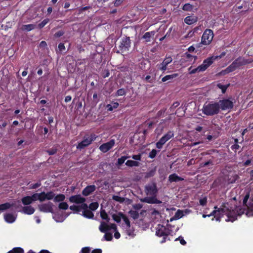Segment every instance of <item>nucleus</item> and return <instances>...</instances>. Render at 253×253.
I'll list each match as a JSON object with an SVG mask.
<instances>
[{
  "instance_id": "1",
  "label": "nucleus",
  "mask_w": 253,
  "mask_h": 253,
  "mask_svg": "<svg viewBox=\"0 0 253 253\" xmlns=\"http://www.w3.org/2000/svg\"><path fill=\"white\" fill-rule=\"evenodd\" d=\"M250 193L248 192L243 200V206H237L229 205L228 203H222V218L227 222H233L237 219L238 216L245 213L248 217L253 216V199H251L248 202Z\"/></svg>"
},
{
  "instance_id": "2",
  "label": "nucleus",
  "mask_w": 253,
  "mask_h": 253,
  "mask_svg": "<svg viewBox=\"0 0 253 253\" xmlns=\"http://www.w3.org/2000/svg\"><path fill=\"white\" fill-rule=\"evenodd\" d=\"M221 102V100H219L218 102H206L203 107L202 112L207 116H213L217 114L220 108L219 103Z\"/></svg>"
},
{
  "instance_id": "3",
  "label": "nucleus",
  "mask_w": 253,
  "mask_h": 253,
  "mask_svg": "<svg viewBox=\"0 0 253 253\" xmlns=\"http://www.w3.org/2000/svg\"><path fill=\"white\" fill-rule=\"evenodd\" d=\"M218 58H221V54L218 56H212L208 57L204 60L202 64L191 70L190 73L191 74H194L196 72H203L205 71L212 64L214 60Z\"/></svg>"
},
{
  "instance_id": "4",
  "label": "nucleus",
  "mask_w": 253,
  "mask_h": 253,
  "mask_svg": "<svg viewBox=\"0 0 253 253\" xmlns=\"http://www.w3.org/2000/svg\"><path fill=\"white\" fill-rule=\"evenodd\" d=\"M213 34L212 31L210 29H206L202 37L201 42L197 44L196 47L200 48L202 45H208L212 40Z\"/></svg>"
},
{
  "instance_id": "5",
  "label": "nucleus",
  "mask_w": 253,
  "mask_h": 253,
  "mask_svg": "<svg viewBox=\"0 0 253 253\" xmlns=\"http://www.w3.org/2000/svg\"><path fill=\"white\" fill-rule=\"evenodd\" d=\"M96 137L97 136L94 133H91L89 136L85 135L84 137L83 140L77 145V149L81 150L85 147L88 146L96 139Z\"/></svg>"
},
{
  "instance_id": "6",
  "label": "nucleus",
  "mask_w": 253,
  "mask_h": 253,
  "mask_svg": "<svg viewBox=\"0 0 253 253\" xmlns=\"http://www.w3.org/2000/svg\"><path fill=\"white\" fill-rule=\"evenodd\" d=\"M247 63V61L242 58H237L233 63L227 68L226 69L222 70V75L228 74L231 72L233 71L236 68L240 67V66L245 65Z\"/></svg>"
},
{
  "instance_id": "7",
  "label": "nucleus",
  "mask_w": 253,
  "mask_h": 253,
  "mask_svg": "<svg viewBox=\"0 0 253 253\" xmlns=\"http://www.w3.org/2000/svg\"><path fill=\"white\" fill-rule=\"evenodd\" d=\"M174 132L172 130H169L156 143V147L159 149H161L163 145L169 139L174 136Z\"/></svg>"
},
{
  "instance_id": "8",
  "label": "nucleus",
  "mask_w": 253,
  "mask_h": 253,
  "mask_svg": "<svg viewBox=\"0 0 253 253\" xmlns=\"http://www.w3.org/2000/svg\"><path fill=\"white\" fill-rule=\"evenodd\" d=\"M235 102V100L232 97L226 99L222 98V111L230 112L234 107Z\"/></svg>"
},
{
  "instance_id": "9",
  "label": "nucleus",
  "mask_w": 253,
  "mask_h": 253,
  "mask_svg": "<svg viewBox=\"0 0 253 253\" xmlns=\"http://www.w3.org/2000/svg\"><path fill=\"white\" fill-rule=\"evenodd\" d=\"M171 230L164 225L158 224L156 231V235L158 237L168 236L170 234Z\"/></svg>"
},
{
  "instance_id": "10",
  "label": "nucleus",
  "mask_w": 253,
  "mask_h": 253,
  "mask_svg": "<svg viewBox=\"0 0 253 253\" xmlns=\"http://www.w3.org/2000/svg\"><path fill=\"white\" fill-rule=\"evenodd\" d=\"M222 180L226 181L228 184L233 183L239 178V176L234 171H230L227 175L222 172Z\"/></svg>"
},
{
  "instance_id": "11",
  "label": "nucleus",
  "mask_w": 253,
  "mask_h": 253,
  "mask_svg": "<svg viewBox=\"0 0 253 253\" xmlns=\"http://www.w3.org/2000/svg\"><path fill=\"white\" fill-rule=\"evenodd\" d=\"M145 192L147 195L156 196L158 193L156 184L153 183L151 184L146 185L145 187Z\"/></svg>"
},
{
  "instance_id": "12",
  "label": "nucleus",
  "mask_w": 253,
  "mask_h": 253,
  "mask_svg": "<svg viewBox=\"0 0 253 253\" xmlns=\"http://www.w3.org/2000/svg\"><path fill=\"white\" fill-rule=\"evenodd\" d=\"M130 40L129 37H124L122 39L119 48L122 52L127 51L130 46Z\"/></svg>"
},
{
  "instance_id": "13",
  "label": "nucleus",
  "mask_w": 253,
  "mask_h": 253,
  "mask_svg": "<svg viewBox=\"0 0 253 253\" xmlns=\"http://www.w3.org/2000/svg\"><path fill=\"white\" fill-rule=\"evenodd\" d=\"M53 204L50 202H49L47 203L42 204L41 205H39L38 206L39 210L41 211H42L43 212L53 213Z\"/></svg>"
},
{
  "instance_id": "14",
  "label": "nucleus",
  "mask_w": 253,
  "mask_h": 253,
  "mask_svg": "<svg viewBox=\"0 0 253 253\" xmlns=\"http://www.w3.org/2000/svg\"><path fill=\"white\" fill-rule=\"evenodd\" d=\"M115 141L111 139L109 141L101 144L99 146V150L103 153H106L110 150L115 145Z\"/></svg>"
},
{
  "instance_id": "15",
  "label": "nucleus",
  "mask_w": 253,
  "mask_h": 253,
  "mask_svg": "<svg viewBox=\"0 0 253 253\" xmlns=\"http://www.w3.org/2000/svg\"><path fill=\"white\" fill-rule=\"evenodd\" d=\"M172 61L171 56L166 57L163 62L157 65L158 69L162 71H166L167 69V66Z\"/></svg>"
},
{
  "instance_id": "16",
  "label": "nucleus",
  "mask_w": 253,
  "mask_h": 253,
  "mask_svg": "<svg viewBox=\"0 0 253 253\" xmlns=\"http://www.w3.org/2000/svg\"><path fill=\"white\" fill-rule=\"evenodd\" d=\"M85 199L82 197L81 195L78 194L73 195L69 198V201L72 203H75L77 204H80L85 202Z\"/></svg>"
},
{
  "instance_id": "17",
  "label": "nucleus",
  "mask_w": 253,
  "mask_h": 253,
  "mask_svg": "<svg viewBox=\"0 0 253 253\" xmlns=\"http://www.w3.org/2000/svg\"><path fill=\"white\" fill-rule=\"evenodd\" d=\"M96 190V186L94 185H88L82 191V194L84 196H87L94 192Z\"/></svg>"
},
{
  "instance_id": "18",
  "label": "nucleus",
  "mask_w": 253,
  "mask_h": 253,
  "mask_svg": "<svg viewBox=\"0 0 253 253\" xmlns=\"http://www.w3.org/2000/svg\"><path fill=\"white\" fill-rule=\"evenodd\" d=\"M121 72L118 74V76L120 78H122L123 76L124 78H128L130 75V72L129 68L127 66H121L119 68Z\"/></svg>"
},
{
  "instance_id": "19",
  "label": "nucleus",
  "mask_w": 253,
  "mask_h": 253,
  "mask_svg": "<svg viewBox=\"0 0 253 253\" xmlns=\"http://www.w3.org/2000/svg\"><path fill=\"white\" fill-rule=\"evenodd\" d=\"M151 197H147L144 198L143 201L148 204H160L161 201L158 200L156 196H151Z\"/></svg>"
},
{
  "instance_id": "20",
  "label": "nucleus",
  "mask_w": 253,
  "mask_h": 253,
  "mask_svg": "<svg viewBox=\"0 0 253 253\" xmlns=\"http://www.w3.org/2000/svg\"><path fill=\"white\" fill-rule=\"evenodd\" d=\"M5 221L8 223H12L14 222L16 218V217L12 213H6L4 215Z\"/></svg>"
},
{
  "instance_id": "21",
  "label": "nucleus",
  "mask_w": 253,
  "mask_h": 253,
  "mask_svg": "<svg viewBox=\"0 0 253 253\" xmlns=\"http://www.w3.org/2000/svg\"><path fill=\"white\" fill-rule=\"evenodd\" d=\"M169 180L170 182H178L184 180V178L179 176L175 173H173L169 175Z\"/></svg>"
},
{
  "instance_id": "22",
  "label": "nucleus",
  "mask_w": 253,
  "mask_h": 253,
  "mask_svg": "<svg viewBox=\"0 0 253 253\" xmlns=\"http://www.w3.org/2000/svg\"><path fill=\"white\" fill-rule=\"evenodd\" d=\"M35 211V209L31 206H27L22 207V212L26 214L31 215L34 213Z\"/></svg>"
},
{
  "instance_id": "23",
  "label": "nucleus",
  "mask_w": 253,
  "mask_h": 253,
  "mask_svg": "<svg viewBox=\"0 0 253 253\" xmlns=\"http://www.w3.org/2000/svg\"><path fill=\"white\" fill-rule=\"evenodd\" d=\"M125 214L122 212H119L117 214L114 213L112 214V217L113 219L117 223H120L121 219L123 218Z\"/></svg>"
},
{
  "instance_id": "24",
  "label": "nucleus",
  "mask_w": 253,
  "mask_h": 253,
  "mask_svg": "<svg viewBox=\"0 0 253 253\" xmlns=\"http://www.w3.org/2000/svg\"><path fill=\"white\" fill-rule=\"evenodd\" d=\"M197 17L196 16H187L185 19H184V22L187 24H188V25H191V24H192L195 22H197Z\"/></svg>"
},
{
  "instance_id": "25",
  "label": "nucleus",
  "mask_w": 253,
  "mask_h": 253,
  "mask_svg": "<svg viewBox=\"0 0 253 253\" xmlns=\"http://www.w3.org/2000/svg\"><path fill=\"white\" fill-rule=\"evenodd\" d=\"M232 139L234 140V144L231 146L230 148L232 151L234 152V153H236L240 148V146L238 144L239 140L237 138H232Z\"/></svg>"
},
{
  "instance_id": "26",
  "label": "nucleus",
  "mask_w": 253,
  "mask_h": 253,
  "mask_svg": "<svg viewBox=\"0 0 253 253\" xmlns=\"http://www.w3.org/2000/svg\"><path fill=\"white\" fill-rule=\"evenodd\" d=\"M83 215L84 217H86L87 218H89V219H93V217H94V214H93V213L89 209H88V210H85V211H83Z\"/></svg>"
},
{
  "instance_id": "27",
  "label": "nucleus",
  "mask_w": 253,
  "mask_h": 253,
  "mask_svg": "<svg viewBox=\"0 0 253 253\" xmlns=\"http://www.w3.org/2000/svg\"><path fill=\"white\" fill-rule=\"evenodd\" d=\"M155 33L154 31L146 32L143 36L142 38L143 39H145L146 42H149L151 41V38L152 36H154Z\"/></svg>"
},
{
  "instance_id": "28",
  "label": "nucleus",
  "mask_w": 253,
  "mask_h": 253,
  "mask_svg": "<svg viewBox=\"0 0 253 253\" xmlns=\"http://www.w3.org/2000/svg\"><path fill=\"white\" fill-rule=\"evenodd\" d=\"M119 106V103L117 102H111V104H107L106 105V108L108 111H112L113 109H116Z\"/></svg>"
},
{
  "instance_id": "29",
  "label": "nucleus",
  "mask_w": 253,
  "mask_h": 253,
  "mask_svg": "<svg viewBox=\"0 0 253 253\" xmlns=\"http://www.w3.org/2000/svg\"><path fill=\"white\" fill-rule=\"evenodd\" d=\"M21 202L22 204L25 206L29 205L33 203L30 196H29L23 197L21 199Z\"/></svg>"
},
{
  "instance_id": "30",
  "label": "nucleus",
  "mask_w": 253,
  "mask_h": 253,
  "mask_svg": "<svg viewBox=\"0 0 253 253\" xmlns=\"http://www.w3.org/2000/svg\"><path fill=\"white\" fill-rule=\"evenodd\" d=\"M126 165L129 167H138L139 166V162L133 161V160H127L125 163Z\"/></svg>"
},
{
  "instance_id": "31",
  "label": "nucleus",
  "mask_w": 253,
  "mask_h": 253,
  "mask_svg": "<svg viewBox=\"0 0 253 253\" xmlns=\"http://www.w3.org/2000/svg\"><path fill=\"white\" fill-rule=\"evenodd\" d=\"M14 205H12L10 203H5L4 204H2L0 205V211H3L6 210L11 207L12 206H14Z\"/></svg>"
},
{
  "instance_id": "32",
  "label": "nucleus",
  "mask_w": 253,
  "mask_h": 253,
  "mask_svg": "<svg viewBox=\"0 0 253 253\" xmlns=\"http://www.w3.org/2000/svg\"><path fill=\"white\" fill-rule=\"evenodd\" d=\"M35 27V25L34 24L23 25L22 26L21 29L23 31H26L28 32L34 29Z\"/></svg>"
},
{
  "instance_id": "33",
  "label": "nucleus",
  "mask_w": 253,
  "mask_h": 253,
  "mask_svg": "<svg viewBox=\"0 0 253 253\" xmlns=\"http://www.w3.org/2000/svg\"><path fill=\"white\" fill-rule=\"evenodd\" d=\"M65 199L64 195L60 194L54 197V201L55 202H63Z\"/></svg>"
},
{
  "instance_id": "34",
  "label": "nucleus",
  "mask_w": 253,
  "mask_h": 253,
  "mask_svg": "<svg viewBox=\"0 0 253 253\" xmlns=\"http://www.w3.org/2000/svg\"><path fill=\"white\" fill-rule=\"evenodd\" d=\"M99 230L102 233H105L108 231V225L105 222H102L99 226Z\"/></svg>"
},
{
  "instance_id": "35",
  "label": "nucleus",
  "mask_w": 253,
  "mask_h": 253,
  "mask_svg": "<svg viewBox=\"0 0 253 253\" xmlns=\"http://www.w3.org/2000/svg\"><path fill=\"white\" fill-rule=\"evenodd\" d=\"M128 213L130 217L133 219H136L139 217V213L136 211L130 210Z\"/></svg>"
},
{
  "instance_id": "36",
  "label": "nucleus",
  "mask_w": 253,
  "mask_h": 253,
  "mask_svg": "<svg viewBox=\"0 0 253 253\" xmlns=\"http://www.w3.org/2000/svg\"><path fill=\"white\" fill-rule=\"evenodd\" d=\"M194 8V5L190 3H185L182 6V9L184 11H191Z\"/></svg>"
},
{
  "instance_id": "37",
  "label": "nucleus",
  "mask_w": 253,
  "mask_h": 253,
  "mask_svg": "<svg viewBox=\"0 0 253 253\" xmlns=\"http://www.w3.org/2000/svg\"><path fill=\"white\" fill-rule=\"evenodd\" d=\"M216 213V211H213L211 214H208V215H206V214H203V217L204 218H205L207 216H214V217L212 218V220H213L214 219V218L215 219V220L216 221H220V216H217L216 217L215 214Z\"/></svg>"
},
{
  "instance_id": "38",
  "label": "nucleus",
  "mask_w": 253,
  "mask_h": 253,
  "mask_svg": "<svg viewBox=\"0 0 253 253\" xmlns=\"http://www.w3.org/2000/svg\"><path fill=\"white\" fill-rule=\"evenodd\" d=\"M100 216L102 219L106 220L107 222H109L110 218L105 210H102L100 211Z\"/></svg>"
},
{
  "instance_id": "39",
  "label": "nucleus",
  "mask_w": 253,
  "mask_h": 253,
  "mask_svg": "<svg viewBox=\"0 0 253 253\" xmlns=\"http://www.w3.org/2000/svg\"><path fill=\"white\" fill-rule=\"evenodd\" d=\"M99 204L97 202H92L88 206V208L91 211H94L98 209Z\"/></svg>"
},
{
  "instance_id": "40",
  "label": "nucleus",
  "mask_w": 253,
  "mask_h": 253,
  "mask_svg": "<svg viewBox=\"0 0 253 253\" xmlns=\"http://www.w3.org/2000/svg\"><path fill=\"white\" fill-rule=\"evenodd\" d=\"M68 207L69 206L66 202H61L58 205V208L60 210H66L68 209Z\"/></svg>"
},
{
  "instance_id": "41",
  "label": "nucleus",
  "mask_w": 253,
  "mask_h": 253,
  "mask_svg": "<svg viewBox=\"0 0 253 253\" xmlns=\"http://www.w3.org/2000/svg\"><path fill=\"white\" fill-rule=\"evenodd\" d=\"M46 200H52L55 197V194L52 191H49L45 193Z\"/></svg>"
},
{
  "instance_id": "42",
  "label": "nucleus",
  "mask_w": 253,
  "mask_h": 253,
  "mask_svg": "<svg viewBox=\"0 0 253 253\" xmlns=\"http://www.w3.org/2000/svg\"><path fill=\"white\" fill-rule=\"evenodd\" d=\"M185 58L189 61H192L193 59L194 61H195L197 59V57L196 56H193L187 52L185 53Z\"/></svg>"
},
{
  "instance_id": "43",
  "label": "nucleus",
  "mask_w": 253,
  "mask_h": 253,
  "mask_svg": "<svg viewBox=\"0 0 253 253\" xmlns=\"http://www.w3.org/2000/svg\"><path fill=\"white\" fill-rule=\"evenodd\" d=\"M105 234L104 236V238L106 241H110L113 239V236L112 233L109 232H105Z\"/></svg>"
},
{
  "instance_id": "44",
  "label": "nucleus",
  "mask_w": 253,
  "mask_h": 253,
  "mask_svg": "<svg viewBox=\"0 0 253 253\" xmlns=\"http://www.w3.org/2000/svg\"><path fill=\"white\" fill-rule=\"evenodd\" d=\"M45 200H46V198L45 193L44 192H42L40 193H39V200L40 202H43Z\"/></svg>"
},
{
  "instance_id": "45",
  "label": "nucleus",
  "mask_w": 253,
  "mask_h": 253,
  "mask_svg": "<svg viewBox=\"0 0 253 253\" xmlns=\"http://www.w3.org/2000/svg\"><path fill=\"white\" fill-rule=\"evenodd\" d=\"M158 151L156 149H152V151L149 154V157L151 159H154L156 157Z\"/></svg>"
},
{
  "instance_id": "46",
  "label": "nucleus",
  "mask_w": 253,
  "mask_h": 253,
  "mask_svg": "<svg viewBox=\"0 0 253 253\" xmlns=\"http://www.w3.org/2000/svg\"><path fill=\"white\" fill-rule=\"evenodd\" d=\"M70 209L74 211L76 213H78L80 211L79 206L72 205L70 207Z\"/></svg>"
},
{
  "instance_id": "47",
  "label": "nucleus",
  "mask_w": 253,
  "mask_h": 253,
  "mask_svg": "<svg viewBox=\"0 0 253 253\" xmlns=\"http://www.w3.org/2000/svg\"><path fill=\"white\" fill-rule=\"evenodd\" d=\"M126 160V158H125L124 157L122 156L121 158H120L118 159L116 165L119 166H121L124 163V162Z\"/></svg>"
},
{
  "instance_id": "48",
  "label": "nucleus",
  "mask_w": 253,
  "mask_h": 253,
  "mask_svg": "<svg viewBox=\"0 0 253 253\" xmlns=\"http://www.w3.org/2000/svg\"><path fill=\"white\" fill-rule=\"evenodd\" d=\"M123 220L125 222V223L126 225V227H128V228H130V222L128 217L126 216V214L124 215Z\"/></svg>"
},
{
  "instance_id": "49",
  "label": "nucleus",
  "mask_w": 253,
  "mask_h": 253,
  "mask_svg": "<svg viewBox=\"0 0 253 253\" xmlns=\"http://www.w3.org/2000/svg\"><path fill=\"white\" fill-rule=\"evenodd\" d=\"M126 93V90L124 88H121L117 90L116 96H122L125 95Z\"/></svg>"
},
{
  "instance_id": "50",
  "label": "nucleus",
  "mask_w": 253,
  "mask_h": 253,
  "mask_svg": "<svg viewBox=\"0 0 253 253\" xmlns=\"http://www.w3.org/2000/svg\"><path fill=\"white\" fill-rule=\"evenodd\" d=\"M11 251L13 253H24V250L20 247L14 248Z\"/></svg>"
},
{
  "instance_id": "51",
  "label": "nucleus",
  "mask_w": 253,
  "mask_h": 253,
  "mask_svg": "<svg viewBox=\"0 0 253 253\" xmlns=\"http://www.w3.org/2000/svg\"><path fill=\"white\" fill-rule=\"evenodd\" d=\"M126 232L127 235L129 236H134V229L133 228H128V227H126Z\"/></svg>"
},
{
  "instance_id": "52",
  "label": "nucleus",
  "mask_w": 253,
  "mask_h": 253,
  "mask_svg": "<svg viewBox=\"0 0 253 253\" xmlns=\"http://www.w3.org/2000/svg\"><path fill=\"white\" fill-rule=\"evenodd\" d=\"M113 199L116 201L119 202L120 203H122L124 201V198L119 196H113Z\"/></svg>"
},
{
  "instance_id": "53",
  "label": "nucleus",
  "mask_w": 253,
  "mask_h": 253,
  "mask_svg": "<svg viewBox=\"0 0 253 253\" xmlns=\"http://www.w3.org/2000/svg\"><path fill=\"white\" fill-rule=\"evenodd\" d=\"M183 215V212L182 211L178 210L175 214V217L176 218L179 219L182 217Z\"/></svg>"
},
{
  "instance_id": "54",
  "label": "nucleus",
  "mask_w": 253,
  "mask_h": 253,
  "mask_svg": "<svg viewBox=\"0 0 253 253\" xmlns=\"http://www.w3.org/2000/svg\"><path fill=\"white\" fill-rule=\"evenodd\" d=\"M48 22V19H45L42 22L39 24L38 26L40 29H41L43 28Z\"/></svg>"
},
{
  "instance_id": "55",
  "label": "nucleus",
  "mask_w": 253,
  "mask_h": 253,
  "mask_svg": "<svg viewBox=\"0 0 253 253\" xmlns=\"http://www.w3.org/2000/svg\"><path fill=\"white\" fill-rule=\"evenodd\" d=\"M207 203V197H205L203 198H201L199 200V204L200 205L202 206H204L206 205Z\"/></svg>"
},
{
  "instance_id": "56",
  "label": "nucleus",
  "mask_w": 253,
  "mask_h": 253,
  "mask_svg": "<svg viewBox=\"0 0 253 253\" xmlns=\"http://www.w3.org/2000/svg\"><path fill=\"white\" fill-rule=\"evenodd\" d=\"M178 76V74L174 73L171 75L166 76L163 77L162 79H171Z\"/></svg>"
},
{
  "instance_id": "57",
  "label": "nucleus",
  "mask_w": 253,
  "mask_h": 253,
  "mask_svg": "<svg viewBox=\"0 0 253 253\" xmlns=\"http://www.w3.org/2000/svg\"><path fill=\"white\" fill-rule=\"evenodd\" d=\"M81 205L79 206L80 211L82 209L83 210V211H85V210H87L88 209V206H87V205L86 203H84H84H81Z\"/></svg>"
},
{
  "instance_id": "58",
  "label": "nucleus",
  "mask_w": 253,
  "mask_h": 253,
  "mask_svg": "<svg viewBox=\"0 0 253 253\" xmlns=\"http://www.w3.org/2000/svg\"><path fill=\"white\" fill-rule=\"evenodd\" d=\"M41 185V183L40 181L38 182L37 183L33 184H31L30 186V189H37Z\"/></svg>"
},
{
  "instance_id": "59",
  "label": "nucleus",
  "mask_w": 253,
  "mask_h": 253,
  "mask_svg": "<svg viewBox=\"0 0 253 253\" xmlns=\"http://www.w3.org/2000/svg\"><path fill=\"white\" fill-rule=\"evenodd\" d=\"M180 105V103L179 102H175L173 103V104L171 105V106L170 107V110L171 112H173L174 111V109Z\"/></svg>"
},
{
  "instance_id": "60",
  "label": "nucleus",
  "mask_w": 253,
  "mask_h": 253,
  "mask_svg": "<svg viewBox=\"0 0 253 253\" xmlns=\"http://www.w3.org/2000/svg\"><path fill=\"white\" fill-rule=\"evenodd\" d=\"M32 202L39 200V193H35L30 196Z\"/></svg>"
},
{
  "instance_id": "61",
  "label": "nucleus",
  "mask_w": 253,
  "mask_h": 253,
  "mask_svg": "<svg viewBox=\"0 0 253 253\" xmlns=\"http://www.w3.org/2000/svg\"><path fill=\"white\" fill-rule=\"evenodd\" d=\"M246 4V2H244L241 5H237V8L238 9H241L242 8L244 7L245 8V11H247L248 10L249 7H248L247 6H246V5H245Z\"/></svg>"
},
{
  "instance_id": "62",
  "label": "nucleus",
  "mask_w": 253,
  "mask_h": 253,
  "mask_svg": "<svg viewBox=\"0 0 253 253\" xmlns=\"http://www.w3.org/2000/svg\"><path fill=\"white\" fill-rule=\"evenodd\" d=\"M141 154H139L138 155H133L131 156L132 159L135 160L136 161H140L141 159Z\"/></svg>"
},
{
  "instance_id": "63",
  "label": "nucleus",
  "mask_w": 253,
  "mask_h": 253,
  "mask_svg": "<svg viewBox=\"0 0 253 253\" xmlns=\"http://www.w3.org/2000/svg\"><path fill=\"white\" fill-rule=\"evenodd\" d=\"M110 73L108 70H104L102 72V76L103 78H105L108 77L109 76Z\"/></svg>"
},
{
  "instance_id": "64",
  "label": "nucleus",
  "mask_w": 253,
  "mask_h": 253,
  "mask_svg": "<svg viewBox=\"0 0 253 253\" xmlns=\"http://www.w3.org/2000/svg\"><path fill=\"white\" fill-rule=\"evenodd\" d=\"M47 152L49 155H53L57 152V149L54 148L50 149L47 151Z\"/></svg>"
}]
</instances>
